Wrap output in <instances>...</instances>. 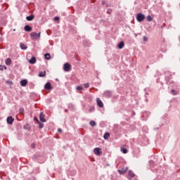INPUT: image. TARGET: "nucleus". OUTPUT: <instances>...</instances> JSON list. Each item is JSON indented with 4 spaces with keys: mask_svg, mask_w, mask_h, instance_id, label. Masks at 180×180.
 I'll list each match as a JSON object with an SVG mask.
<instances>
[{
    "mask_svg": "<svg viewBox=\"0 0 180 180\" xmlns=\"http://www.w3.org/2000/svg\"><path fill=\"white\" fill-rule=\"evenodd\" d=\"M41 32H39L38 34H37V32H32L31 34H30V37H32V39H34V40H37V39H40V37H41Z\"/></svg>",
    "mask_w": 180,
    "mask_h": 180,
    "instance_id": "obj_1",
    "label": "nucleus"
},
{
    "mask_svg": "<svg viewBox=\"0 0 180 180\" xmlns=\"http://www.w3.org/2000/svg\"><path fill=\"white\" fill-rule=\"evenodd\" d=\"M144 19H146V16L144 15V14L139 13L136 15V20H138L139 22H143Z\"/></svg>",
    "mask_w": 180,
    "mask_h": 180,
    "instance_id": "obj_2",
    "label": "nucleus"
},
{
    "mask_svg": "<svg viewBox=\"0 0 180 180\" xmlns=\"http://www.w3.org/2000/svg\"><path fill=\"white\" fill-rule=\"evenodd\" d=\"M63 70L65 72H68L71 70V64L66 63L63 65Z\"/></svg>",
    "mask_w": 180,
    "mask_h": 180,
    "instance_id": "obj_3",
    "label": "nucleus"
},
{
    "mask_svg": "<svg viewBox=\"0 0 180 180\" xmlns=\"http://www.w3.org/2000/svg\"><path fill=\"white\" fill-rule=\"evenodd\" d=\"M94 151V154H96V155H101V154H102V149L101 148H95Z\"/></svg>",
    "mask_w": 180,
    "mask_h": 180,
    "instance_id": "obj_4",
    "label": "nucleus"
},
{
    "mask_svg": "<svg viewBox=\"0 0 180 180\" xmlns=\"http://www.w3.org/2000/svg\"><path fill=\"white\" fill-rule=\"evenodd\" d=\"M134 173L133 172V171H131V170H129V172H128V176H127V179H131L132 178H134Z\"/></svg>",
    "mask_w": 180,
    "mask_h": 180,
    "instance_id": "obj_5",
    "label": "nucleus"
},
{
    "mask_svg": "<svg viewBox=\"0 0 180 180\" xmlns=\"http://www.w3.org/2000/svg\"><path fill=\"white\" fill-rule=\"evenodd\" d=\"M6 65H11L12 64V59L11 58H8L5 60Z\"/></svg>",
    "mask_w": 180,
    "mask_h": 180,
    "instance_id": "obj_6",
    "label": "nucleus"
},
{
    "mask_svg": "<svg viewBox=\"0 0 180 180\" xmlns=\"http://www.w3.org/2000/svg\"><path fill=\"white\" fill-rule=\"evenodd\" d=\"M96 102L99 108H103V103L102 102V101H101L99 98H96Z\"/></svg>",
    "mask_w": 180,
    "mask_h": 180,
    "instance_id": "obj_7",
    "label": "nucleus"
},
{
    "mask_svg": "<svg viewBox=\"0 0 180 180\" xmlns=\"http://www.w3.org/2000/svg\"><path fill=\"white\" fill-rule=\"evenodd\" d=\"M118 172L120 175H123L124 174H126V172H127V168L118 169Z\"/></svg>",
    "mask_w": 180,
    "mask_h": 180,
    "instance_id": "obj_8",
    "label": "nucleus"
},
{
    "mask_svg": "<svg viewBox=\"0 0 180 180\" xmlns=\"http://www.w3.org/2000/svg\"><path fill=\"white\" fill-rule=\"evenodd\" d=\"M39 119L40 121L42 122V123L46 122V119H44V114H43V112L40 113Z\"/></svg>",
    "mask_w": 180,
    "mask_h": 180,
    "instance_id": "obj_9",
    "label": "nucleus"
},
{
    "mask_svg": "<svg viewBox=\"0 0 180 180\" xmlns=\"http://www.w3.org/2000/svg\"><path fill=\"white\" fill-rule=\"evenodd\" d=\"M15 120V119H13V117H8V118H7V123L8 124H12V123H13V121Z\"/></svg>",
    "mask_w": 180,
    "mask_h": 180,
    "instance_id": "obj_10",
    "label": "nucleus"
},
{
    "mask_svg": "<svg viewBox=\"0 0 180 180\" xmlns=\"http://www.w3.org/2000/svg\"><path fill=\"white\" fill-rule=\"evenodd\" d=\"M20 85H21V86H26V85H27V80H26V79L21 80Z\"/></svg>",
    "mask_w": 180,
    "mask_h": 180,
    "instance_id": "obj_11",
    "label": "nucleus"
},
{
    "mask_svg": "<svg viewBox=\"0 0 180 180\" xmlns=\"http://www.w3.org/2000/svg\"><path fill=\"white\" fill-rule=\"evenodd\" d=\"M117 47H118V49H120V50H121L122 49H123V47H124V42H123V41L120 42V43L118 44V45H117Z\"/></svg>",
    "mask_w": 180,
    "mask_h": 180,
    "instance_id": "obj_12",
    "label": "nucleus"
},
{
    "mask_svg": "<svg viewBox=\"0 0 180 180\" xmlns=\"http://www.w3.org/2000/svg\"><path fill=\"white\" fill-rule=\"evenodd\" d=\"M30 64H36V58L34 57H32L30 60H29Z\"/></svg>",
    "mask_w": 180,
    "mask_h": 180,
    "instance_id": "obj_13",
    "label": "nucleus"
},
{
    "mask_svg": "<svg viewBox=\"0 0 180 180\" xmlns=\"http://www.w3.org/2000/svg\"><path fill=\"white\" fill-rule=\"evenodd\" d=\"M35 120H37V122L39 123V129H43V127H44V124H41L40 122V121H39V120L37 118H34Z\"/></svg>",
    "mask_w": 180,
    "mask_h": 180,
    "instance_id": "obj_14",
    "label": "nucleus"
},
{
    "mask_svg": "<svg viewBox=\"0 0 180 180\" xmlns=\"http://www.w3.org/2000/svg\"><path fill=\"white\" fill-rule=\"evenodd\" d=\"M24 29L25 32H32V28L29 25H25Z\"/></svg>",
    "mask_w": 180,
    "mask_h": 180,
    "instance_id": "obj_15",
    "label": "nucleus"
},
{
    "mask_svg": "<svg viewBox=\"0 0 180 180\" xmlns=\"http://www.w3.org/2000/svg\"><path fill=\"white\" fill-rule=\"evenodd\" d=\"M45 89H51V84L46 83L44 86Z\"/></svg>",
    "mask_w": 180,
    "mask_h": 180,
    "instance_id": "obj_16",
    "label": "nucleus"
},
{
    "mask_svg": "<svg viewBox=\"0 0 180 180\" xmlns=\"http://www.w3.org/2000/svg\"><path fill=\"white\" fill-rule=\"evenodd\" d=\"M20 46L22 50H26L27 49V46L25 44H20Z\"/></svg>",
    "mask_w": 180,
    "mask_h": 180,
    "instance_id": "obj_17",
    "label": "nucleus"
},
{
    "mask_svg": "<svg viewBox=\"0 0 180 180\" xmlns=\"http://www.w3.org/2000/svg\"><path fill=\"white\" fill-rule=\"evenodd\" d=\"M44 58H46V60H50V58H51V56H50V53H46L44 55Z\"/></svg>",
    "mask_w": 180,
    "mask_h": 180,
    "instance_id": "obj_18",
    "label": "nucleus"
},
{
    "mask_svg": "<svg viewBox=\"0 0 180 180\" xmlns=\"http://www.w3.org/2000/svg\"><path fill=\"white\" fill-rule=\"evenodd\" d=\"M4 70H8V68L5 65H0V71H4Z\"/></svg>",
    "mask_w": 180,
    "mask_h": 180,
    "instance_id": "obj_19",
    "label": "nucleus"
},
{
    "mask_svg": "<svg viewBox=\"0 0 180 180\" xmlns=\"http://www.w3.org/2000/svg\"><path fill=\"white\" fill-rule=\"evenodd\" d=\"M39 77H46V71L40 72L39 74Z\"/></svg>",
    "mask_w": 180,
    "mask_h": 180,
    "instance_id": "obj_20",
    "label": "nucleus"
},
{
    "mask_svg": "<svg viewBox=\"0 0 180 180\" xmlns=\"http://www.w3.org/2000/svg\"><path fill=\"white\" fill-rule=\"evenodd\" d=\"M34 18V17L33 15H30L26 18L27 20H29V21L33 20Z\"/></svg>",
    "mask_w": 180,
    "mask_h": 180,
    "instance_id": "obj_21",
    "label": "nucleus"
},
{
    "mask_svg": "<svg viewBox=\"0 0 180 180\" xmlns=\"http://www.w3.org/2000/svg\"><path fill=\"white\" fill-rule=\"evenodd\" d=\"M146 20H147L148 22H151V21L153 20V17H151V15H148V16L146 17Z\"/></svg>",
    "mask_w": 180,
    "mask_h": 180,
    "instance_id": "obj_22",
    "label": "nucleus"
},
{
    "mask_svg": "<svg viewBox=\"0 0 180 180\" xmlns=\"http://www.w3.org/2000/svg\"><path fill=\"white\" fill-rule=\"evenodd\" d=\"M89 124L94 127V126H96V122H95V121H90Z\"/></svg>",
    "mask_w": 180,
    "mask_h": 180,
    "instance_id": "obj_23",
    "label": "nucleus"
},
{
    "mask_svg": "<svg viewBox=\"0 0 180 180\" xmlns=\"http://www.w3.org/2000/svg\"><path fill=\"white\" fill-rule=\"evenodd\" d=\"M77 91H82L84 89V88L82 87V86H77L76 87Z\"/></svg>",
    "mask_w": 180,
    "mask_h": 180,
    "instance_id": "obj_24",
    "label": "nucleus"
},
{
    "mask_svg": "<svg viewBox=\"0 0 180 180\" xmlns=\"http://www.w3.org/2000/svg\"><path fill=\"white\" fill-rule=\"evenodd\" d=\"M121 151L123 154H127V149L126 148H121Z\"/></svg>",
    "mask_w": 180,
    "mask_h": 180,
    "instance_id": "obj_25",
    "label": "nucleus"
},
{
    "mask_svg": "<svg viewBox=\"0 0 180 180\" xmlns=\"http://www.w3.org/2000/svg\"><path fill=\"white\" fill-rule=\"evenodd\" d=\"M24 112H25V110L23 108L19 109V113H20L21 115H23Z\"/></svg>",
    "mask_w": 180,
    "mask_h": 180,
    "instance_id": "obj_26",
    "label": "nucleus"
},
{
    "mask_svg": "<svg viewBox=\"0 0 180 180\" xmlns=\"http://www.w3.org/2000/svg\"><path fill=\"white\" fill-rule=\"evenodd\" d=\"M84 86L85 88H89V83H86V84H84Z\"/></svg>",
    "mask_w": 180,
    "mask_h": 180,
    "instance_id": "obj_27",
    "label": "nucleus"
},
{
    "mask_svg": "<svg viewBox=\"0 0 180 180\" xmlns=\"http://www.w3.org/2000/svg\"><path fill=\"white\" fill-rule=\"evenodd\" d=\"M148 41V38H147V37H143V41Z\"/></svg>",
    "mask_w": 180,
    "mask_h": 180,
    "instance_id": "obj_28",
    "label": "nucleus"
},
{
    "mask_svg": "<svg viewBox=\"0 0 180 180\" xmlns=\"http://www.w3.org/2000/svg\"><path fill=\"white\" fill-rule=\"evenodd\" d=\"M31 147L32 148H34L36 147V143H32Z\"/></svg>",
    "mask_w": 180,
    "mask_h": 180,
    "instance_id": "obj_29",
    "label": "nucleus"
},
{
    "mask_svg": "<svg viewBox=\"0 0 180 180\" xmlns=\"http://www.w3.org/2000/svg\"><path fill=\"white\" fill-rule=\"evenodd\" d=\"M109 136H103V139H105V140H108V139H109Z\"/></svg>",
    "mask_w": 180,
    "mask_h": 180,
    "instance_id": "obj_30",
    "label": "nucleus"
},
{
    "mask_svg": "<svg viewBox=\"0 0 180 180\" xmlns=\"http://www.w3.org/2000/svg\"><path fill=\"white\" fill-rule=\"evenodd\" d=\"M104 136H110V134L106 132V133L104 134Z\"/></svg>",
    "mask_w": 180,
    "mask_h": 180,
    "instance_id": "obj_31",
    "label": "nucleus"
},
{
    "mask_svg": "<svg viewBox=\"0 0 180 180\" xmlns=\"http://www.w3.org/2000/svg\"><path fill=\"white\" fill-rule=\"evenodd\" d=\"M59 19L60 18L58 17H55V18H54L55 20H59Z\"/></svg>",
    "mask_w": 180,
    "mask_h": 180,
    "instance_id": "obj_32",
    "label": "nucleus"
},
{
    "mask_svg": "<svg viewBox=\"0 0 180 180\" xmlns=\"http://www.w3.org/2000/svg\"><path fill=\"white\" fill-rule=\"evenodd\" d=\"M7 82L10 84H12V82L11 81H7Z\"/></svg>",
    "mask_w": 180,
    "mask_h": 180,
    "instance_id": "obj_33",
    "label": "nucleus"
},
{
    "mask_svg": "<svg viewBox=\"0 0 180 180\" xmlns=\"http://www.w3.org/2000/svg\"><path fill=\"white\" fill-rule=\"evenodd\" d=\"M65 112L66 113H68V110L65 109Z\"/></svg>",
    "mask_w": 180,
    "mask_h": 180,
    "instance_id": "obj_34",
    "label": "nucleus"
},
{
    "mask_svg": "<svg viewBox=\"0 0 180 180\" xmlns=\"http://www.w3.org/2000/svg\"><path fill=\"white\" fill-rule=\"evenodd\" d=\"M13 32H16V30H15V29H13Z\"/></svg>",
    "mask_w": 180,
    "mask_h": 180,
    "instance_id": "obj_35",
    "label": "nucleus"
},
{
    "mask_svg": "<svg viewBox=\"0 0 180 180\" xmlns=\"http://www.w3.org/2000/svg\"><path fill=\"white\" fill-rule=\"evenodd\" d=\"M58 131H61V129H58Z\"/></svg>",
    "mask_w": 180,
    "mask_h": 180,
    "instance_id": "obj_36",
    "label": "nucleus"
},
{
    "mask_svg": "<svg viewBox=\"0 0 180 180\" xmlns=\"http://www.w3.org/2000/svg\"><path fill=\"white\" fill-rule=\"evenodd\" d=\"M110 166V165L109 164H107V167H109Z\"/></svg>",
    "mask_w": 180,
    "mask_h": 180,
    "instance_id": "obj_37",
    "label": "nucleus"
},
{
    "mask_svg": "<svg viewBox=\"0 0 180 180\" xmlns=\"http://www.w3.org/2000/svg\"><path fill=\"white\" fill-rule=\"evenodd\" d=\"M172 92H174V90H172Z\"/></svg>",
    "mask_w": 180,
    "mask_h": 180,
    "instance_id": "obj_38",
    "label": "nucleus"
},
{
    "mask_svg": "<svg viewBox=\"0 0 180 180\" xmlns=\"http://www.w3.org/2000/svg\"><path fill=\"white\" fill-rule=\"evenodd\" d=\"M94 110V108H91Z\"/></svg>",
    "mask_w": 180,
    "mask_h": 180,
    "instance_id": "obj_39",
    "label": "nucleus"
}]
</instances>
